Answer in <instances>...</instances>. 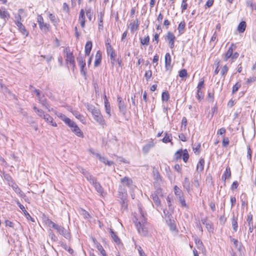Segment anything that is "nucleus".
Listing matches in <instances>:
<instances>
[{
  "mask_svg": "<svg viewBox=\"0 0 256 256\" xmlns=\"http://www.w3.org/2000/svg\"><path fill=\"white\" fill-rule=\"evenodd\" d=\"M87 108L88 112L92 113L94 119L99 124L102 126L106 125L105 120L99 109L92 104H88Z\"/></svg>",
  "mask_w": 256,
  "mask_h": 256,
  "instance_id": "1",
  "label": "nucleus"
},
{
  "mask_svg": "<svg viewBox=\"0 0 256 256\" xmlns=\"http://www.w3.org/2000/svg\"><path fill=\"white\" fill-rule=\"evenodd\" d=\"M64 52L66 53V64H70L72 66V70L74 71L76 68V63L74 56L72 52H70L68 47H66L64 50Z\"/></svg>",
  "mask_w": 256,
  "mask_h": 256,
  "instance_id": "2",
  "label": "nucleus"
},
{
  "mask_svg": "<svg viewBox=\"0 0 256 256\" xmlns=\"http://www.w3.org/2000/svg\"><path fill=\"white\" fill-rule=\"evenodd\" d=\"M174 191L180 204L181 206L188 208V206L186 204L182 190L177 186H175L174 188Z\"/></svg>",
  "mask_w": 256,
  "mask_h": 256,
  "instance_id": "3",
  "label": "nucleus"
},
{
  "mask_svg": "<svg viewBox=\"0 0 256 256\" xmlns=\"http://www.w3.org/2000/svg\"><path fill=\"white\" fill-rule=\"evenodd\" d=\"M70 128L72 131L78 136L80 138L84 137L83 132L78 126V125L74 122L72 121L68 126Z\"/></svg>",
  "mask_w": 256,
  "mask_h": 256,
  "instance_id": "4",
  "label": "nucleus"
},
{
  "mask_svg": "<svg viewBox=\"0 0 256 256\" xmlns=\"http://www.w3.org/2000/svg\"><path fill=\"white\" fill-rule=\"evenodd\" d=\"M77 61L80 68V74L82 76H86V68H85L86 64L85 60L82 56H78L77 58Z\"/></svg>",
  "mask_w": 256,
  "mask_h": 256,
  "instance_id": "5",
  "label": "nucleus"
},
{
  "mask_svg": "<svg viewBox=\"0 0 256 256\" xmlns=\"http://www.w3.org/2000/svg\"><path fill=\"white\" fill-rule=\"evenodd\" d=\"M38 22L40 28L43 32L46 33L49 30L50 25L44 22L43 18L41 16H38Z\"/></svg>",
  "mask_w": 256,
  "mask_h": 256,
  "instance_id": "6",
  "label": "nucleus"
},
{
  "mask_svg": "<svg viewBox=\"0 0 256 256\" xmlns=\"http://www.w3.org/2000/svg\"><path fill=\"white\" fill-rule=\"evenodd\" d=\"M17 19V21L16 22V24L18 28L20 31L26 36H28V32L26 31L24 26L22 24L21 22L19 21V20H21V17L20 15H18L17 17H16Z\"/></svg>",
  "mask_w": 256,
  "mask_h": 256,
  "instance_id": "7",
  "label": "nucleus"
},
{
  "mask_svg": "<svg viewBox=\"0 0 256 256\" xmlns=\"http://www.w3.org/2000/svg\"><path fill=\"white\" fill-rule=\"evenodd\" d=\"M165 39L168 40L170 48H173L174 46V40H176L174 35L172 32H168L166 36Z\"/></svg>",
  "mask_w": 256,
  "mask_h": 256,
  "instance_id": "8",
  "label": "nucleus"
},
{
  "mask_svg": "<svg viewBox=\"0 0 256 256\" xmlns=\"http://www.w3.org/2000/svg\"><path fill=\"white\" fill-rule=\"evenodd\" d=\"M56 230L60 234L62 235L66 238L70 239V234L62 226L58 225Z\"/></svg>",
  "mask_w": 256,
  "mask_h": 256,
  "instance_id": "9",
  "label": "nucleus"
},
{
  "mask_svg": "<svg viewBox=\"0 0 256 256\" xmlns=\"http://www.w3.org/2000/svg\"><path fill=\"white\" fill-rule=\"evenodd\" d=\"M117 101L118 102V106L120 112L124 115L126 110V106L124 104V102L122 100V98L120 96H118Z\"/></svg>",
  "mask_w": 256,
  "mask_h": 256,
  "instance_id": "10",
  "label": "nucleus"
},
{
  "mask_svg": "<svg viewBox=\"0 0 256 256\" xmlns=\"http://www.w3.org/2000/svg\"><path fill=\"white\" fill-rule=\"evenodd\" d=\"M135 226L139 234H142L144 232V222L143 218H142L141 220H138L137 218L134 220Z\"/></svg>",
  "mask_w": 256,
  "mask_h": 256,
  "instance_id": "11",
  "label": "nucleus"
},
{
  "mask_svg": "<svg viewBox=\"0 0 256 256\" xmlns=\"http://www.w3.org/2000/svg\"><path fill=\"white\" fill-rule=\"evenodd\" d=\"M236 48V45L232 44L230 47H229L227 52L225 54L224 57V60L227 61L230 58H232L234 50Z\"/></svg>",
  "mask_w": 256,
  "mask_h": 256,
  "instance_id": "12",
  "label": "nucleus"
},
{
  "mask_svg": "<svg viewBox=\"0 0 256 256\" xmlns=\"http://www.w3.org/2000/svg\"><path fill=\"white\" fill-rule=\"evenodd\" d=\"M57 116L62 120L68 126L70 123L72 121L70 118H68L66 116L61 112H58L56 114Z\"/></svg>",
  "mask_w": 256,
  "mask_h": 256,
  "instance_id": "13",
  "label": "nucleus"
},
{
  "mask_svg": "<svg viewBox=\"0 0 256 256\" xmlns=\"http://www.w3.org/2000/svg\"><path fill=\"white\" fill-rule=\"evenodd\" d=\"M165 67L166 70L172 68L171 65V56L169 53H166L165 55Z\"/></svg>",
  "mask_w": 256,
  "mask_h": 256,
  "instance_id": "14",
  "label": "nucleus"
},
{
  "mask_svg": "<svg viewBox=\"0 0 256 256\" xmlns=\"http://www.w3.org/2000/svg\"><path fill=\"white\" fill-rule=\"evenodd\" d=\"M43 118L48 124L54 127L57 126L56 123L53 122V118L50 114H46L44 115Z\"/></svg>",
  "mask_w": 256,
  "mask_h": 256,
  "instance_id": "15",
  "label": "nucleus"
},
{
  "mask_svg": "<svg viewBox=\"0 0 256 256\" xmlns=\"http://www.w3.org/2000/svg\"><path fill=\"white\" fill-rule=\"evenodd\" d=\"M78 20L82 28H84L85 26V16L84 10L83 9H81L80 10Z\"/></svg>",
  "mask_w": 256,
  "mask_h": 256,
  "instance_id": "16",
  "label": "nucleus"
},
{
  "mask_svg": "<svg viewBox=\"0 0 256 256\" xmlns=\"http://www.w3.org/2000/svg\"><path fill=\"white\" fill-rule=\"evenodd\" d=\"M231 177V171L230 166L226 168V170L222 176V179L225 182L227 178H230Z\"/></svg>",
  "mask_w": 256,
  "mask_h": 256,
  "instance_id": "17",
  "label": "nucleus"
},
{
  "mask_svg": "<svg viewBox=\"0 0 256 256\" xmlns=\"http://www.w3.org/2000/svg\"><path fill=\"white\" fill-rule=\"evenodd\" d=\"M121 182L128 188H131L132 185V181L130 178L125 176L120 180Z\"/></svg>",
  "mask_w": 256,
  "mask_h": 256,
  "instance_id": "18",
  "label": "nucleus"
},
{
  "mask_svg": "<svg viewBox=\"0 0 256 256\" xmlns=\"http://www.w3.org/2000/svg\"><path fill=\"white\" fill-rule=\"evenodd\" d=\"M102 61V52L100 50H98L95 56L94 66H98Z\"/></svg>",
  "mask_w": 256,
  "mask_h": 256,
  "instance_id": "19",
  "label": "nucleus"
},
{
  "mask_svg": "<svg viewBox=\"0 0 256 256\" xmlns=\"http://www.w3.org/2000/svg\"><path fill=\"white\" fill-rule=\"evenodd\" d=\"M40 102L46 109L48 110L49 112L50 110V106L48 104L46 99L45 98L44 96H42L38 99Z\"/></svg>",
  "mask_w": 256,
  "mask_h": 256,
  "instance_id": "20",
  "label": "nucleus"
},
{
  "mask_svg": "<svg viewBox=\"0 0 256 256\" xmlns=\"http://www.w3.org/2000/svg\"><path fill=\"white\" fill-rule=\"evenodd\" d=\"M73 115L78 120H79L82 124H84L86 120L84 116L80 114V113L76 110H74L72 112Z\"/></svg>",
  "mask_w": 256,
  "mask_h": 256,
  "instance_id": "21",
  "label": "nucleus"
},
{
  "mask_svg": "<svg viewBox=\"0 0 256 256\" xmlns=\"http://www.w3.org/2000/svg\"><path fill=\"white\" fill-rule=\"evenodd\" d=\"M152 174L154 178L158 182L161 180V177L160 176V173L158 170L155 168V167L152 168Z\"/></svg>",
  "mask_w": 256,
  "mask_h": 256,
  "instance_id": "22",
  "label": "nucleus"
},
{
  "mask_svg": "<svg viewBox=\"0 0 256 256\" xmlns=\"http://www.w3.org/2000/svg\"><path fill=\"white\" fill-rule=\"evenodd\" d=\"M85 54L88 56L92 48V42L91 41H88L86 42L85 45Z\"/></svg>",
  "mask_w": 256,
  "mask_h": 256,
  "instance_id": "23",
  "label": "nucleus"
},
{
  "mask_svg": "<svg viewBox=\"0 0 256 256\" xmlns=\"http://www.w3.org/2000/svg\"><path fill=\"white\" fill-rule=\"evenodd\" d=\"M182 184H183V186H184V188H185L186 190L187 191V192L188 193H189L190 192V182L188 178L186 177L185 178Z\"/></svg>",
  "mask_w": 256,
  "mask_h": 256,
  "instance_id": "24",
  "label": "nucleus"
},
{
  "mask_svg": "<svg viewBox=\"0 0 256 256\" xmlns=\"http://www.w3.org/2000/svg\"><path fill=\"white\" fill-rule=\"evenodd\" d=\"M246 22H244V21L241 22L238 25V31L240 33L244 32L246 30Z\"/></svg>",
  "mask_w": 256,
  "mask_h": 256,
  "instance_id": "25",
  "label": "nucleus"
},
{
  "mask_svg": "<svg viewBox=\"0 0 256 256\" xmlns=\"http://www.w3.org/2000/svg\"><path fill=\"white\" fill-rule=\"evenodd\" d=\"M204 160L203 158H200L197 164L196 170L198 172H202L204 170Z\"/></svg>",
  "mask_w": 256,
  "mask_h": 256,
  "instance_id": "26",
  "label": "nucleus"
},
{
  "mask_svg": "<svg viewBox=\"0 0 256 256\" xmlns=\"http://www.w3.org/2000/svg\"><path fill=\"white\" fill-rule=\"evenodd\" d=\"M155 146L153 140H151L145 145V152H148L152 148Z\"/></svg>",
  "mask_w": 256,
  "mask_h": 256,
  "instance_id": "27",
  "label": "nucleus"
},
{
  "mask_svg": "<svg viewBox=\"0 0 256 256\" xmlns=\"http://www.w3.org/2000/svg\"><path fill=\"white\" fill-rule=\"evenodd\" d=\"M110 234L111 237L114 242L116 244H120V240L114 230L112 229H110Z\"/></svg>",
  "mask_w": 256,
  "mask_h": 256,
  "instance_id": "28",
  "label": "nucleus"
},
{
  "mask_svg": "<svg viewBox=\"0 0 256 256\" xmlns=\"http://www.w3.org/2000/svg\"><path fill=\"white\" fill-rule=\"evenodd\" d=\"M86 15L88 18L89 20L92 21L94 14L93 10L91 9L90 8H86Z\"/></svg>",
  "mask_w": 256,
  "mask_h": 256,
  "instance_id": "29",
  "label": "nucleus"
},
{
  "mask_svg": "<svg viewBox=\"0 0 256 256\" xmlns=\"http://www.w3.org/2000/svg\"><path fill=\"white\" fill-rule=\"evenodd\" d=\"M206 227L209 232H214V227L213 224L211 221L210 220L207 224H206Z\"/></svg>",
  "mask_w": 256,
  "mask_h": 256,
  "instance_id": "30",
  "label": "nucleus"
},
{
  "mask_svg": "<svg viewBox=\"0 0 256 256\" xmlns=\"http://www.w3.org/2000/svg\"><path fill=\"white\" fill-rule=\"evenodd\" d=\"M186 26V23L184 20L181 22L178 26V30L180 34H182L184 32V30Z\"/></svg>",
  "mask_w": 256,
  "mask_h": 256,
  "instance_id": "31",
  "label": "nucleus"
},
{
  "mask_svg": "<svg viewBox=\"0 0 256 256\" xmlns=\"http://www.w3.org/2000/svg\"><path fill=\"white\" fill-rule=\"evenodd\" d=\"M79 213L86 219H88L90 218L89 213L83 208H80L79 210Z\"/></svg>",
  "mask_w": 256,
  "mask_h": 256,
  "instance_id": "32",
  "label": "nucleus"
},
{
  "mask_svg": "<svg viewBox=\"0 0 256 256\" xmlns=\"http://www.w3.org/2000/svg\"><path fill=\"white\" fill-rule=\"evenodd\" d=\"M172 140V136L171 134H168V133H165V136L164 138H162V141L164 143H168Z\"/></svg>",
  "mask_w": 256,
  "mask_h": 256,
  "instance_id": "33",
  "label": "nucleus"
},
{
  "mask_svg": "<svg viewBox=\"0 0 256 256\" xmlns=\"http://www.w3.org/2000/svg\"><path fill=\"white\" fill-rule=\"evenodd\" d=\"M86 180L94 186L95 185V184H96L97 182V178L94 176L92 174H90V176H87Z\"/></svg>",
  "mask_w": 256,
  "mask_h": 256,
  "instance_id": "34",
  "label": "nucleus"
},
{
  "mask_svg": "<svg viewBox=\"0 0 256 256\" xmlns=\"http://www.w3.org/2000/svg\"><path fill=\"white\" fill-rule=\"evenodd\" d=\"M151 198H152L156 205L158 206H160V201L159 199V196H158V195L152 194L151 196Z\"/></svg>",
  "mask_w": 256,
  "mask_h": 256,
  "instance_id": "35",
  "label": "nucleus"
},
{
  "mask_svg": "<svg viewBox=\"0 0 256 256\" xmlns=\"http://www.w3.org/2000/svg\"><path fill=\"white\" fill-rule=\"evenodd\" d=\"M232 223L234 230L235 232H236L238 230V225L237 222V218L234 216L232 218Z\"/></svg>",
  "mask_w": 256,
  "mask_h": 256,
  "instance_id": "36",
  "label": "nucleus"
},
{
  "mask_svg": "<svg viewBox=\"0 0 256 256\" xmlns=\"http://www.w3.org/2000/svg\"><path fill=\"white\" fill-rule=\"evenodd\" d=\"M182 157L184 162H188L189 158V154L186 149L184 150Z\"/></svg>",
  "mask_w": 256,
  "mask_h": 256,
  "instance_id": "37",
  "label": "nucleus"
},
{
  "mask_svg": "<svg viewBox=\"0 0 256 256\" xmlns=\"http://www.w3.org/2000/svg\"><path fill=\"white\" fill-rule=\"evenodd\" d=\"M61 246L64 249L68 251L70 254H72L74 252L73 250L70 246H68L66 244L62 242Z\"/></svg>",
  "mask_w": 256,
  "mask_h": 256,
  "instance_id": "38",
  "label": "nucleus"
},
{
  "mask_svg": "<svg viewBox=\"0 0 256 256\" xmlns=\"http://www.w3.org/2000/svg\"><path fill=\"white\" fill-rule=\"evenodd\" d=\"M94 186L98 192L100 194H102L103 188L98 182H97L96 184H95V185Z\"/></svg>",
  "mask_w": 256,
  "mask_h": 256,
  "instance_id": "39",
  "label": "nucleus"
},
{
  "mask_svg": "<svg viewBox=\"0 0 256 256\" xmlns=\"http://www.w3.org/2000/svg\"><path fill=\"white\" fill-rule=\"evenodd\" d=\"M183 151L182 149H180L178 150L175 154H174V158L176 160H180L182 156V154L183 153Z\"/></svg>",
  "mask_w": 256,
  "mask_h": 256,
  "instance_id": "40",
  "label": "nucleus"
},
{
  "mask_svg": "<svg viewBox=\"0 0 256 256\" xmlns=\"http://www.w3.org/2000/svg\"><path fill=\"white\" fill-rule=\"evenodd\" d=\"M138 24L134 20L132 22H130V28L132 32L136 31L138 28Z\"/></svg>",
  "mask_w": 256,
  "mask_h": 256,
  "instance_id": "41",
  "label": "nucleus"
},
{
  "mask_svg": "<svg viewBox=\"0 0 256 256\" xmlns=\"http://www.w3.org/2000/svg\"><path fill=\"white\" fill-rule=\"evenodd\" d=\"M170 98V95L168 92H164L162 94V101L168 102Z\"/></svg>",
  "mask_w": 256,
  "mask_h": 256,
  "instance_id": "42",
  "label": "nucleus"
},
{
  "mask_svg": "<svg viewBox=\"0 0 256 256\" xmlns=\"http://www.w3.org/2000/svg\"><path fill=\"white\" fill-rule=\"evenodd\" d=\"M46 224L48 226L51 227L55 230H56L57 226H58V224H55L50 219L47 220Z\"/></svg>",
  "mask_w": 256,
  "mask_h": 256,
  "instance_id": "43",
  "label": "nucleus"
},
{
  "mask_svg": "<svg viewBox=\"0 0 256 256\" xmlns=\"http://www.w3.org/2000/svg\"><path fill=\"white\" fill-rule=\"evenodd\" d=\"M241 84L240 82H237L232 87V93H236L238 90L240 88Z\"/></svg>",
  "mask_w": 256,
  "mask_h": 256,
  "instance_id": "44",
  "label": "nucleus"
},
{
  "mask_svg": "<svg viewBox=\"0 0 256 256\" xmlns=\"http://www.w3.org/2000/svg\"><path fill=\"white\" fill-rule=\"evenodd\" d=\"M196 244L197 248L199 250H202L204 248L202 241L200 239L196 240Z\"/></svg>",
  "mask_w": 256,
  "mask_h": 256,
  "instance_id": "45",
  "label": "nucleus"
},
{
  "mask_svg": "<svg viewBox=\"0 0 256 256\" xmlns=\"http://www.w3.org/2000/svg\"><path fill=\"white\" fill-rule=\"evenodd\" d=\"M228 68L226 65L224 66H223V68H222L220 73H221V74L222 75V76H224V80L225 76H226V73L228 72Z\"/></svg>",
  "mask_w": 256,
  "mask_h": 256,
  "instance_id": "46",
  "label": "nucleus"
},
{
  "mask_svg": "<svg viewBox=\"0 0 256 256\" xmlns=\"http://www.w3.org/2000/svg\"><path fill=\"white\" fill-rule=\"evenodd\" d=\"M96 156L98 158V160L104 164H106L107 158L106 157L101 156L99 154H96Z\"/></svg>",
  "mask_w": 256,
  "mask_h": 256,
  "instance_id": "47",
  "label": "nucleus"
},
{
  "mask_svg": "<svg viewBox=\"0 0 256 256\" xmlns=\"http://www.w3.org/2000/svg\"><path fill=\"white\" fill-rule=\"evenodd\" d=\"M12 189L14 190V191L18 194H20V192H22V190H21L20 189V188L16 184H14L13 185H12Z\"/></svg>",
  "mask_w": 256,
  "mask_h": 256,
  "instance_id": "48",
  "label": "nucleus"
},
{
  "mask_svg": "<svg viewBox=\"0 0 256 256\" xmlns=\"http://www.w3.org/2000/svg\"><path fill=\"white\" fill-rule=\"evenodd\" d=\"M103 17L104 14H100V16L99 18L98 22V28L99 30H102L103 28Z\"/></svg>",
  "mask_w": 256,
  "mask_h": 256,
  "instance_id": "49",
  "label": "nucleus"
},
{
  "mask_svg": "<svg viewBox=\"0 0 256 256\" xmlns=\"http://www.w3.org/2000/svg\"><path fill=\"white\" fill-rule=\"evenodd\" d=\"M104 108L106 113L108 114V116H111L110 114V104H104Z\"/></svg>",
  "mask_w": 256,
  "mask_h": 256,
  "instance_id": "50",
  "label": "nucleus"
},
{
  "mask_svg": "<svg viewBox=\"0 0 256 256\" xmlns=\"http://www.w3.org/2000/svg\"><path fill=\"white\" fill-rule=\"evenodd\" d=\"M188 73L186 69H182L179 72V76L180 78L186 77Z\"/></svg>",
  "mask_w": 256,
  "mask_h": 256,
  "instance_id": "51",
  "label": "nucleus"
},
{
  "mask_svg": "<svg viewBox=\"0 0 256 256\" xmlns=\"http://www.w3.org/2000/svg\"><path fill=\"white\" fill-rule=\"evenodd\" d=\"M187 125V119L186 117H183L182 120V128H184V130H186Z\"/></svg>",
  "mask_w": 256,
  "mask_h": 256,
  "instance_id": "52",
  "label": "nucleus"
},
{
  "mask_svg": "<svg viewBox=\"0 0 256 256\" xmlns=\"http://www.w3.org/2000/svg\"><path fill=\"white\" fill-rule=\"evenodd\" d=\"M80 172L84 176L86 179L87 178V176L91 174L89 172L82 168L80 170Z\"/></svg>",
  "mask_w": 256,
  "mask_h": 256,
  "instance_id": "53",
  "label": "nucleus"
},
{
  "mask_svg": "<svg viewBox=\"0 0 256 256\" xmlns=\"http://www.w3.org/2000/svg\"><path fill=\"white\" fill-rule=\"evenodd\" d=\"M196 97L199 100H200L204 98V95L201 90H197V94H196Z\"/></svg>",
  "mask_w": 256,
  "mask_h": 256,
  "instance_id": "54",
  "label": "nucleus"
},
{
  "mask_svg": "<svg viewBox=\"0 0 256 256\" xmlns=\"http://www.w3.org/2000/svg\"><path fill=\"white\" fill-rule=\"evenodd\" d=\"M153 194L158 195V196H163L162 190L160 188H158Z\"/></svg>",
  "mask_w": 256,
  "mask_h": 256,
  "instance_id": "55",
  "label": "nucleus"
},
{
  "mask_svg": "<svg viewBox=\"0 0 256 256\" xmlns=\"http://www.w3.org/2000/svg\"><path fill=\"white\" fill-rule=\"evenodd\" d=\"M166 201H167V202H168V206L170 210V209H172V199L171 197L168 196L166 198Z\"/></svg>",
  "mask_w": 256,
  "mask_h": 256,
  "instance_id": "56",
  "label": "nucleus"
},
{
  "mask_svg": "<svg viewBox=\"0 0 256 256\" xmlns=\"http://www.w3.org/2000/svg\"><path fill=\"white\" fill-rule=\"evenodd\" d=\"M98 249L100 252L102 256H107L105 250L102 246H98Z\"/></svg>",
  "mask_w": 256,
  "mask_h": 256,
  "instance_id": "57",
  "label": "nucleus"
},
{
  "mask_svg": "<svg viewBox=\"0 0 256 256\" xmlns=\"http://www.w3.org/2000/svg\"><path fill=\"white\" fill-rule=\"evenodd\" d=\"M187 0H182V12L187 8L188 4L186 3Z\"/></svg>",
  "mask_w": 256,
  "mask_h": 256,
  "instance_id": "58",
  "label": "nucleus"
},
{
  "mask_svg": "<svg viewBox=\"0 0 256 256\" xmlns=\"http://www.w3.org/2000/svg\"><path fill=\"white\" fill-rule=\"evenodd\" d=\"M229 139L228 138H224L222 140V146L224 147H226L229 144Z\"/></svg>",
  "mask_w": 256,
  "mask_h": 256,
  "instance_id": "59",
  "label": "nucleus"
},
{
  "mask_svg": "<svg viewBox=\"0 0 256 256\" xmlns=\"http://www.w3.org/2000/svg\"><path fill=\"white\" fill-rule=\"evenodd\" d=\"M106 49L108 54H109L112 52H114L112 48V46L110 44V43H108V44H106Z\"/></svg>",
  "mask_w": 256,
  "mask_h": 256,
  "instance_id": "60",
  "label": "nucleus"
},
{
  "mask_svg": "<svg viewBox=\"0 0 256 256\" xmlns=\"http://www.w3.org/2000/svg\"><path fill=\"white\" fill-rule=\"evenodd\" d=\"M109 54H110L112 63V64H114V61H115V57L116 56V54L115 52H112Z\"/></svg>",
  "mask_w": 256,
  "mask_h": 256,
  "instance_id": "61",
  "label": "nucleus"
},
{
  "mask_svg": "<svg viewBox=\"0 0 256 256\" xmlns=\"http://www.w3.org/2000/svg\"><path fill=\"white\" fill-rule=\"evenodd\" d=\"M246 220L248 222V225H250V224H253V222H252V214H250L248 216V218H247Z\"/></svg>",
  "mask_w": 256,
  "mask_h": 256,
  "instance_id": "62",
  "label": "nucleus"
},
{
  "mask_svg": "<svg viewBox=\"0 0 256 256\" xmlns=\"http://www.w3.org/2000/svg\"><path fill=\"white\" fill-rule=\"evenodd\" d=\"M178 137L180 140H181L182 142H186L187 141V138L186 136L182 133L178 135Z\"/></svg>",
  "mask_w": 256,
  "mask_h": 256,
  "instance_id": "63",
  "label": "nucleus"
},
{
  "mask_svg": "<svg viewBox=\"0 0 256 256\" xmlns=\"http://www.w3.org/2000/svg\"><path fill=\"white\" fill-rule=\"evenodd\" d=\"M200 144H198L196 147H193V150L195 154H198L200 153Z\"/></svg>",
  "mask_w": 256,
  "mask_h": 256,
  "instance_id": "64",
  "label": "nucleus"
}]
</instances>
